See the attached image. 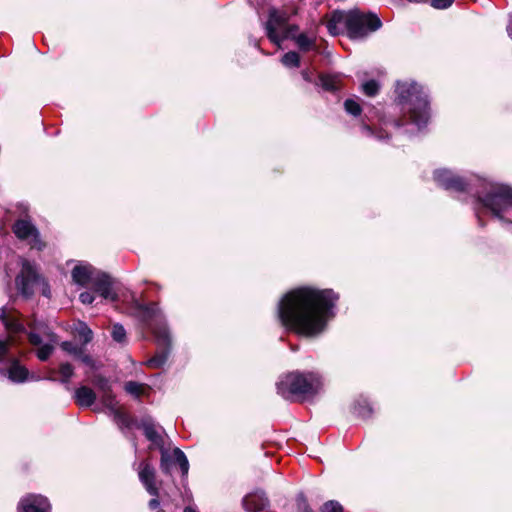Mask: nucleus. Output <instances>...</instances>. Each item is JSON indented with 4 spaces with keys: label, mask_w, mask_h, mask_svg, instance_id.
I'll list each match as a JSON object with an SVG mask.
<instances>
[{
    "label": "nucleus",
    "mask_w": 512,
    "mask_h": 512,
    "mask_svg": "<svg viewBox=\"0 0 512 512\" xmlns=\"http://www.w3.org/2000/svg\"><path fill=\"white\" fill-rule=\"evenodd\" d=\"M134 314L142 327L153 333L158 346V351L147 361V365L152 368L162 367L171 352V336L163 313L158 304L152 302L149 304L137 303Z\"/></svg>",
    "instance_id": "nucleus-4"
},
{
    "label": "nucleus",
    "mask_w": 512,
    "mask_h": 512,
    "mask_svg": "<svg viewBox=\"0 0 512 512\" xmlns=\"http://www.w3.org/2000/svg\"><path fill=\"white\" fill-rule=\"evenodd\" d=\"M380 85L376 80H368L361 85L362 92L369 97H373L378 94Z\"/></svg>",
    "instance_id": "nucleus-32"
},
{
    "label": "nucleus",
    "mask_w": 512,
    "mask_h": 512,
    "mask_svg": "<svg viewBox=\"0 0 512 512\" xmlns=\"http://www.w3.org/2000/svg\"><path fill=\"white\" fill-rule=\"evenodd\" d=\"M145 384H141L136 381H127L124 384V390L136 399H139L143 393Z\"/></svg>",
    "instance_id": "nucleus-29"
},
{
    "label": "nucleus",
    "mask_w": 512,
    "mask_h": 512,
    "mask_svg": "<svg viewBox=\"0 0 512 512\" xmlns=\"http://www.w3.org/2000/svg\"><path fill=\"white\" fill-rule=\"evenodd\" d=\"M101 402L109 410V412L118 408V402L112 388L108 391L101 392Z\"/></svg>",
    "instance_id": "nucleus-26"
},
{
    "label": "nucleus",
    "mask_w": 512,
    "mask_h": 512,
    "mask_svg": "<svg viewBox=\"0 0 512 512\" xmlns=\"http://www.w3.org/2000/svg\"><path fill=\"white\" fill-rule=\"evenodd\" d=\"M7 360L10 362V366L7 369L9 380L14 383H23L28 380V370L17 359L8 357Z\"/></svg>",
    "instance_id": "nucleus-16"
},
{
    "label": "nucleus",
    "mask_w": 512,
    "mask_h": 512,
    "mask_svg": "<svg viewBox=\"0 0 512 512\" xmlns=\"http://www.w3.org/2000/svg\"><path fill=\"white\" fill-rule=\"evenodd\" d=\"M94 295L89 292V291H84L82 293H80L79 295V300L81 303L85 304V305H90L94 302Z\"/></svg>",
    "instance_id": "nucleus-42"
},
{
    "label": "nucleus",
    "mask_w": 512,
    "mask_h": 512,
    "mask_svg": "<svg viewBox=\"0 0 512 512\" xmlns=\"http://www.w3.org/2000/svg\"><path fill=\"white\" fill-rule=\"evenodd\" d=\"M140 427L143 429L145 437L150 442L158 447L163 445V439L151 419H143L140 423Z\"/></svg>",
    "instance_id": "nucleus-20"
},
{
    "label": "nucleus",
    "mask_w": 512,
    "mask_h": 512,
    "mask_svg": "<svg viewBox=\"0 0 512 512\" xmlns=\"http://www.w3.org/2000/svg\"><path fill=\"white\" fill-rule=\"evenodd\" d=\"M12 230L18 239L27 241L32 248L40 251L45 247V243L41 240L38 229L30 220H17Z\"/></svg>",
    "instance_id": "nucleus-7"
},
{
    "label": "nucleus",
    "mask_w": 512,
    "mask_h": 512,
    "mask_svg": "<svg viewBox=\"0 0 512 512\" xmlns=\"http://www.w3.org/2000/svg\"><path fill=\"white\" fill-rule=\"evenodd\" d=\"M397 103L407 120L396 119L392 124L396 128L404 126L407 122L414 124L420 131L430 119V106L428 94L424 88L415 81H398L396 83Z\"/></svg>",
    "instance_id": "nucleus-3"
},
{
    "label": "nucleus",
    "mask_w": 512,
    "mask_h": 512,
    "mask_svg": "<svg viewBox=\"0 0 512 512\" xmlns=\"http://www.w3.org/2000/svg\"><path fill=\"white\" fill-rule=\"evenodd\" d=\"M54 338H55V335H54V334H51V335H50V339H51V341L55 342V339H54Z\"/></svg>",
    "instance_id": "nucleus-49"
},
{
    "label": "nucleus",
    "mask_w": 512,
    "mask_h": 512,
    "mask_svg": "<svg viewBox=\"0 0 512 512\" xmlns=\"http://www.w3.org/2000/svg\"><path fill=\"white\" fill-rule=\"evenodd\" d=\"M360 131L363 136L368 138H375L377 140H384L387 139L389 136L386 132L380 130V131H374L369 124L363 123L360 126Z\"/></svg>",
    "instance_id": "nucleus-27"
},
{
    "label": "nucleus",
    "mask_w": 512,
    "mask_h": 512,
    "mask_svg": "<svg viewBox=\"0 0 512 512\" xmlns=\"http://www.w3.org/2000/svg\"><path fill=\"white\" fill-rule=\"evenodd\" d=\"M111 335L113 340L118 343H124L126 341V330L123 325L119 323L113 325Z\"/></svg>",
    "instance_id": "nucleus-34"
},
{
    "label": "nucleus",
    "mask_w": 512,
    "mask_h": 512,
    "mask_svg": "<svg viewBox=\"0 0 512 512\" xmlns=\"http://www.w3.org/2000/svg\"><path fill=\"white\" fill-rule=\"evenodd\" d=\"M50 503L42 495H28L18 504L17 512H50Z\"/></svg>",
    "instance_id": "nucleus-12"
},
{
    "label": "nucleus",
    "mask_w": 512,
    "mask_h": 512,
    "mask_svg": "<svg viewBox=\"0 0 512 512\" xmlns=\"http://www.w3.org/2000/svg\"><path fill=\"white\" fill-rule=\"evenodd\" d=\"M286 38L291 39L301 52H309L317 49V38L313 33L310 35L304 32L298 34L289 33L288 35H285V39Z\"/></svg>",
    "instance_id": "nucleus-15"
},
{
    "label": "nucleus",
    "mask_w": 512,
    "mask_h": 512,
    "mask_svg": "<svg viewBox=\"0 0 512 512\" xmlns=\"http://www.w3.org/2000/svg\"><path fill=\"white\" fill-rule=\"evenodd\" d=\"M97 272L88 263L77 264L71 272L73 281L80 286L91 284Z\"/></svg>",
    "instance_id": "nucleus-13"
},
{
    "label": "nucleus",
    "mask_w": 512,
    "mask_h": 512,
    "mask_svg": "<svg viewBox=\"0 0 512 512\" xmlns=\"http://www.w3.org/2000/svg\"><path fill=\"white\" fill-rule=\"evenodd\" d=\"M344 109L347 114L352 115L354 117L360 116L362 113V107L360 103L352 98L345 100Z\"/></svg>",
    "instance_id": "nucleus-31"
},
{
    "label": "nucleus",
    "mask_w": 512,
    "mask_h": 512,
    "mask_svg": "<svg viewBox=\"0 0 512 512\" xmlns=\"http://www.w3.org/2000/svg\"><path fill=\"white\" fill-rule=\"evenodd\" d=\"M58 373L61 376L59 381L67 385L74 374V368L70 363H61Z\"/></svg>",
    "instance_id": "nucleus-30"
},
{
    "label": "nucleus",
    "mask_w": 512,
    "mask_h": 512,
    "mask_svg": "<svg viewBox=\"0 0 512 512\" xmlns=\"http://www.w3.org/2000/svg\"><path fill=\"white\" fill-rule=\"evenodd\" d=\"M74 398L80 407H91L96 401V394L91 388L80 386L75 390Z\"/></svg>",
    "instance_id": "nucleus-19"
},
{
    "label": "nucleus",
    "mask_w": 512,
    "mask_h": 512,
    "mask_svg": "<svg viewBox=\"0 0 512 512\" xmlns=\"http://www.w3.org/2000/svg\"><path fill=\"white\" fill-rule=\"evenodd\" d=\"M297 31H298V26L297 25H291V26H289L287 28L285 35H288L289 33L290 34H297L296 33Z\"/></svg>",
    "instance_id": "nucleus-45"
},
{
    "label": "nucleus",
    "mask_w": 512,
    "mask_h": 512,
    "mask_svg": "<svg viewBox=\"0 0 512 512\" xmlns=\"http://www.w3.org/2000/svg\"><path fill=\"white\" fill-rule=\"evenodd\" d=\"M321 87L330 92H336L340 89L341 79L337 74H324L319 78Z\"/></svg>",
    "instance_id": "nucleus-22"
},
{
    "label": "nucleus",
    "mask_w": 512,
    "mask_h": 512,
    "mask_svg": "<svg viewBox=\"0 0 512 512\" xmlns=\"http://www.w3.org/2000/svg\"><path fill=\"white\" fill-rule=\"evenodd\" d=\"M0 320L8 332L21 333L25 331V327L19 317L9 314L5 307L0 308Z\"/></svg>",
    "instance_id": "nucleus-17"
},
{
    "label": "nucleus",
    "mask_w": 512,
    "mask_h": 512,
    "mask_svg": "<svg viewBox=\"0 0 512 512\" xmlns=\"http://www.w3.org/2000/svg\"><path fill=\"white\" fill-rule=\"evenodd\" d=\"M455 0H432L431 6L436 9H446L450 7Z\"/></svg>",
    "instance_id": "nucleus-41"
},
{
    "label": "nucleus",
    "mask_w": 512,
    "mask_h": 512,
    "mask_svg": "<svg viewBox=\"0 0 512 512\" xmlns=\"http://www.w3.org/2000/svg\"><path fill=\"white\" fill-rule=\"evenodd\" d=\"M352 412L359 418L367 419L372 415L373 409L366 398L360 397L355 400Z\"/></svg>",
    "instance_id": "nucleus-21"
},
{
    "label": "nucleus",
    "mask_w": 512,
    "mask_h": 512,
    "mask_svg": "<svg viewBox=\"0 0 512 512\" xmlns=\"http://www.w3.org/2000/svg\"><path fill=\"white\" fill-rule=\"evenodd\" d=\"M49 294H50V291H49V290H44V291H43V295H44V296L49 297Z\"/></svg>",
    "instance_id": "nucleus-48"
},
{
    "label": "nucleus",
    "mask_w": 512,
    "mask_h": 512,
    "mask_svg": "<svg viewBox=\"0 0 512 512\" xmlns=\"http://www.w3.org/2000/svg\"><path fill=\"white\" fill-rule=\"evenodd\" d=\"M9 357V341L0 339V363Z\"/></svg>",
    "instance_id": "nucleus-39"
},
{
    "label": "nucleus",
    "mask_w": 512,
    "mask_h": 512,
    "mask_svg": "<svg viewBox=\"0 0 512 512\" xmlns=\"http://www.w3.org/2000/svg\"><path fill=\"white\" fill-rule=\"evenodd\" d=\"M28 339L32 345L38 346V350L36 352L38 359L41 361L48 360L54 350V346L51 343L43 344L41 336L35 332H30L28 334Z\"/></svg>",
    "instance_id": "nucleus-18"
},
{
    "label": "nucleus",
    "mask_w": 512,
    "mask_h": 512,
    "mask_svg": "<svg viewBox=\"0 0 512 512\" xmlns=\"http://www.w3.org/2000/svg\"><path fill=\"white\" fill-rule=\"evenodd\" d=\"M382 25L380 18L374 13L364 14L359 10L332 12L326 27L332 36H338L346 31L350 39H363L369 33L378 30Z\"/></svg>",
    "instance_id": "nucleus-5"
},
{
    "label": "nucleus",
    "mask_w": 512,
    "mask_h": 512,
    "mask_svg": "<svg viewBox=\"0 0 512 512\" xmlns=\"http://www.w3.org/2000/svg\"><path fill=\"white\" fill-rule=\"evenodd\" d=\"M153 498L149 501L148 505L149 508L152 510H155L159 507L160 501L158 500V497L152 496Z\"/></svg>",
    "instance_id": "nucleus-44"
},
{
    "label": "nucleus",
    "mask_w": 512,
    "mask_h": 512,
    "mask_svg": "<svg viewBox=\"0 0 512 512\" xmlns=\"http://www.w3.org/2000/svg\"><path fill=\"white\" fill-rule=\"evenodd\" d=\"M78 359L83 363L85 364L86 366H88L89 368H91L92 370H96L98 369V366L96 364V361L88 354H85L84 351L82 352V354L78 357Z\"/></svg>",
    "instance_id": "nucleus-40"
},
{
    "label": "nucleus",
    "mask_w": 512,
    "mask_h": 512,
    "mask_svg": "<svg viewBox=\"0 0 512 512\" xmlns=\"http://www.w3.org/2000/svg\"><path fill=\"white\" fill-rule=\"evenodd\" d=\"M48 379H49V380H53V381H55V380H56L53 376H50Z\"/></svg>",
    "instance_id": "nucleus-50"
},
{
    "label": "nucleus",
    "mask_w": 512,
    "mask_h": 512,
    "mask_svg": "<svg viewBox=\"0 0 512 512\" xmlns=\"http://www.w3.org/2000/svg\"><path fill=\"white\" fill-rule=\"evenodd\" d=\"M92 383L97 387V389L100 392L108 391L109 389L112 388L110 380L101 374L95 375L92 380Z\"/></svg>",
    "instance_id": "nucleus-33"
},
{
    "label": "nucleus",
    "mask_w": 512,
    "mask_h": 512,
    "mask_svg": "<svg viewBox=\"0 0 512 512\" xmlns=\"http://www.w3.org/2000/svg\"><path fill=\"white\" fill-rule=\"evenodd\" d=\"M285 22L286 19L283 15L274 8L270 9L268 20L265 23V30L269 40L278 46H280L281 42L285 39V35L280 36L278 33V30L285 25Z\"/></svg>",
    "instance_id": "nucleus-10"
},
{
    "label": "nucleus",
    "mask_w": 512,
    "mask_h": 512,
    "mask_svg": "<svg viewBox=\"0 0 512 512\" xmlns=\"http://www.w3.org/2000/svg\"><path fill=\"white\" fill-rule=\"evenodd\" d=\"M268 503V498L263 491L250 493L242 500L243 507L247 512H260L268 505Z\"/></svg>",
    "instance_id": "nucleus-14"
},
{
    "label": "nucleus",
    "mask_w": 512,
    "mask_h": 512,
    "mask_svg": "<svg viewBox=\"0 0 512 512\" xmlns=\"http://www.w3.org/2000/svg\"><path fill=\"white\" fill-rule=\"evenodd\" d=\"M322 377L316 372H291L279 378L277 393L285 400H307L320 392Z\"/></svg>",
    "instance_id": "nucleus-6"
},
{
    "label": "nucleus",
    "mask_w": 512,
    "mask_h": 512,
    "mask_svg": "<svg viewBox=\"0 0 512 512\" xmlns=\"http://www.w3.org/2000/svg\"><path fill=\"white\" fill-rule=\"evenodd\" d=\"M76 333L82 340L83 345H87L93 339V332L85 322L80 321L76 326Z\"/></svg>",
    "instance_id": "nucleus-25"
},
{
    "label": "nucleus",
    "mask_w": 512,
    "mask_h": 512,
    "mask_svg": "<svg viewBox=\"0 0 512 512\" xmlns=\"http://www.w3.org/2000/svg\"><path fill=\"white\" fill-rule=\"evenodd\" d=\"M184 512H197L194 508L188 506L184 509Z\"/></svg>",
    "instance_id": "nucleus-47"
},
{
    "label": "nucleus",
    "mask_w": 512,
    "mask_h": 512,
    "mask_svg": "<svg viewBox=\"0 0 512 512\" xmlns=\"http://www.w3.org/2000/svg\"><path fill=\"white\" fill-rule=\"evenodd\" d=\"M172 462L173 461H172L171 457L166 452H163L162 456H161V463H160V467H161V470L163 473L168 474L170 472V466H171Z\"/></svg>",
    "instance_id": "nucleus-38"
},
{
    "label": "nucleus",
    "mask_w": 512,
    "mask_h": 512,
    "mask_svg": "<svg viewBox=\"0 0 512 512\" xmlns=\"http://www.w3.org/2000/svg\"><path fill=\"white\" fill-rule=\"evenodd\" d=\"M508 36L512 39V14L510 15L509 23L507 25Z\"/></svg>",
    "instance_id": "nucleus-46"
},
{
    "label": "nucleus",
    "mask_w": 512,
    "mask_h": 512,
    "mask_svg": "<svg viewBox=\"0 0 512 512\" xmlns=\"http://www.w3.org/2000/svg\"><path fill=\"white\" fill-rule=\"evenodd\" d=\"M61 347H62L63 350H65L69 354L74 355L77 359L82 354V352L84 351L83 347H78V346H76L73 343L68 342V341L63 342Z\"/></svg>",
    "instance_id": "nucleus-36"
},
{
    "label": "nucleus",
    "mask_w": 512,
    "mask_h": 512,
    "mask_svg": "<svg viewBox=\"0 0 512 512\" xmlns=\"http://www.w3.org/2000/svg\"><path fill=\"white\" fill-rule=\"evenodd\" d=\"M281 63L288 68H298L300 66V56L295 51H289L282 56Z\"/></svg>",
    "instance_id": "nucleus-28"
},
{
    "label": "nucleus",
    "mask_w": 512,
    "mask_h": 512,
    "mask_svg": "<svg viewBox=\"0 0 512 512\" xmlns=\"http://www.w3.org/2000/svg\"><path fill=\"white\" fill-rule=\"evenodd\" d=\"M296 501L298 512H314L309 506L307 498L303 493L297 495Z\"/></svg>",
    "instance_id": "nucleus-37"
},
{
    "label": "nucleus",
    "mask_w": 512,
    "mask_h": 512,
    "mask_svg": "<svg viewBox=\"0 0 512 512\" xmlns=\"http://www.w3.org/2000/svg\"><path fill=\"white\" fill-rule=\"evenodd\" d=\"M301 76L306 82L313 81V75L308 69H304L301 71Z\"/></svg>",
    "instance_id": "nucleus-43"
},
{
    "label": "nucleus",
    "mask_w": 512,
    "mask_h": 512,
    "mask_svg": "<svg viewBox=\"0 0 512 512\" xmlns=\"http://www.w3.org/2000/svg\"><path fill=\"white\" fill-rule=\"evenodd\" d=\"M93 289L103 299L115 302L118 299V295L113 290L112 278L104 272H97L92 281Z\"/></svg>",
    "instance_id": "nucleus-11"
},
{
    "label": "nucleus",
    "mask_w": 512,
    "mask_h": 512,
    "mask_svg": "<svg viewBox=\"0 0 512 512\" xmlns=\"http://www.w3.org/2000/svg\"><path fill=\"white\" fill-rule=\"evenodd\" d=\"M173 462L179 465L182 475L187 476L189 471V462L185 453L181 449L175 448L173 450Z\"/></svg>",
    "instance_id": "nucleus-23"
},
{
    "label": "nucleus",
    "mask_w": 512,
    "mask_h": 512,
    "mask_svg": "<svg viewBox=\"0 0 512 512\" xmlns=\"http://www.w3.org/2000/svg\"><path fill=\"white\" fill-rule=\"evenodd\" d=\"M40 276L29 261L22 263L21 273L16 277L15 283L19 293L29 298L34 293V286L39 282Z\"/></svg>",
    "instance_id": "nucleus-8"
},
{
    "label": "nucleus",
    "mask_w": 512,
    "mask_h": 512,
    "mask_svg": "<svg viewBox=\"0 0 512 512\" xmlns=\"http://www.w3.org/2000/svg\"><path fill=\"white\" fill-rule=\"evenodd\" d=\"M138 478L148 494L159 496V486L156 481V470L148 460H142L137 467Z\"/></svg>",
    "instance_id": "nucleus-9"
},
{
    "label": "nucleus",
    "mask_w": 512,
    "mask_h": 512,
    "mask_svg": "<svg viewBox=\"0 0 512 512\" xmlns=\"http://www.w3.org/2000/svg\"><path fill=\"white\" fill-rule=\"evenodd\" d=\"M109 414L113 417L114 422L121 428H130L131 419L130 417L119 408H116L114 411L109 412Z\"/></svg>",
    "instance_id": "nucleus-24"
},
{
    "label": "nucleus",
    "mask_w": 512,
    "mask_h": 512,
    "mask_svg": "<svg viewBox=\"0 0 512 512\" xmlns=\"http://www.w3.org/2000/svg\"><path fill=\"white\" fill-rule=\"evenodd\" d=\"M321 512H344L343 506L336 500H329L325 502L321 509Z\"/></svg>",
    "instance_id": "nucleus-35"
},
{
    "label": "nucleus",
    "mask_w": 512,
    "mask_h": 512,
    "mask_svg": "<svg viewBox=\"0 0 512 512\" xmlns=\"http://www.w3.org/2000/svg\"><path fill=\"white\" fill-rule=\"evenodd\" d=\"M434 180L445 190L473 195L475 215L480 226H484L481 214L490 213L503 225L512 228V187L476 175L464 178L449 169L435 170Z\"/></svg>",
    "instance_id": "nucleus-2"
},
{
    "label": "nucleus",
    "mask_w": 512,
    "mask_h": 512,
    "mask_svg": "<svg viewBox=\"0 0 512 512\" xmlns=\"http://www.w3.org/2000/svg\"><path fill=\"white\" fill-rule=\"evenodd\" d=\"M339 299L332 289L299 287L285 294L278 303L277 316L281 324L300 336L321 335L336 316Z\"/></svg>",
    "instance_id": "nucleus-1"
}]
</instances>
